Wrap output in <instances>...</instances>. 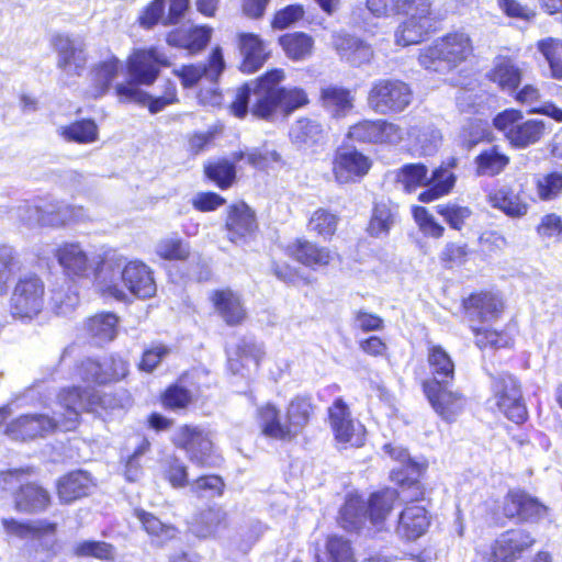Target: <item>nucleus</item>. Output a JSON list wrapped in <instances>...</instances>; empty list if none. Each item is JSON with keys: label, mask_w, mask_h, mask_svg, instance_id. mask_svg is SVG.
<instances>
[{"label": "nucleus", "mask_w": 562, "mask_h": 562, "mask_svg": "<svg viewBox=\"0 0 562 562\" xmlns=\"http://www.w3.org/2000/svg\"><path fill=\"white\" fill-rule=\"evenodd\" d=\"M283 79V70L273 69L244 83L236 90L235 99L229 104L231 113L238 119L251 113L256 119L268 122H273L279 116H289L305 105L308 99L301 88L279 87Z\"/></svg>", "instance_id": "f257e3e1"}, {"label": "nucleus", "mask_w": 562, "mask_h": 562, "mask_svg": "<svg viewBox=\"0 0 562 562\" xmlns=\"http://www.w3.org/2000/svg\"><path fill=\"white\" fill-rule=\"evenodd\" d=\"M99 400L90 389H65L58 395L59 411H54L52 417L45 414L22 415L7 426L5 434L13 440L24 441L43 437L56 429L72 430L78 425L80 413L93 409Z\"/></svg>", "instance_id": "f03ea898"}, {"label": "nucleus", "mask_w": 562, "mask_h": 562, "mask_svg": "<svg viewBox=\"0 0 562 562\" xmlns=\"http://www.w3.org/2000/svg\"><path fill=\"white\" fill-rule=\"evenodd\" d=\"M168 64L167 57L157 48L134 52L127 61V70L134 82L120 83L115 87L121 101L148 103V109L153 114L162 111L169 104L178 102L176 86L170 81L166 83L165 92L159 97L149 95L136 85H151L157 78L160 67Z\"/></svg>", "instance_id": "7ed1b4c3"}, {"label": "nucleus", "mask_w": 562, "mask_h": 562, "mask_svg": "<svg viewBox=\"0 0 562 562\" xmlns=\"http://www.w3.org/2000/svg\"><path fill=\"white\" fill-rule=\"evenodd\" d=\"M120 281L139 299H149L157 291L153 271L147 265L139 260L127 261L123 255L114 252L106 256L98 269L95 285L103 295L124 301L126 293Z\"/></svg>", "instance_id": "20e7f679"}, {"label": "nucleus", "mask_w": 562, "mask_h": 562, "mask_svg": "<svg viewBox=\"0 0 562 562\" xmlns=\"http://www.w3.org/2000/svg\"><path fill=\"white\" fill-rule=\"evenodd\" d=\"M396 497V491L390 488L372 494L368 503L350 497L340 509L339 524L345 530L358 533L381 530Z\"/></svg>", "instance_id": "39448f33"}, {"label": "nucleus", "mask_w": 562, "mask_h": 562, "mask_svg": "<svg viewBox=\"0 0 562 562\" xmlns=\"http://www.w3.org/2000/svg\"><path fill=\"white\" fill-rule=\"evenodd\" d=\"M472 53L470 37L464 33H451L420 49L418 61L425 69L448 72Z\"/></svg>", "instance_id": "423d86ee"}, {"label": "nucleus", "mask_w": 562, "mask_h": 562, "mask_svg": "<svg viewBox=\"0 0 562 562\" xmlns=\"http://www.w3.org/2000/svg\"><path fill=\"white\" fill-rule=\"evenodd\" d=\"M493 124L516 149H525L539 143L547 131L544 121L524 120L522 112L516 109H507L498 113Z\"/></svg>", "instance_id": "0eeeda50"}, {"label": "nucleus", "mask_w": 562, "mask_h": 562, "mask_svg": "<svg viewBox=\"0 0 562 562\" xmlns=\"http://www.w3.org/2000/svg\"><path fill=\"white\" fill-rule=\"evenodd\" d=\"M413 98L411 86L403 80L378 79L371 85L367 104L376 114L392 115L404 112Z\"/></svg>", "instance_id": "6e6552de"}, {"label": "nucleus", "mask_w": 562, "mask_h": 562, "mask_svg": "<svg viewBox=\"0 0 562 562\" xmlns=\"http://www.w3.org/2000/svg\"><path fill=\"white\" fill-rule=\"evenodd\" d=\"M44 301L45 284L43 280L33 272L20 276L10 299L13 316L32 318L41 313Z\"/></svg>", "instance_id": "1a4fd4ad"}, {"label": "nucleus", "mask_w": 562, "mask_h": 562, "mask_svg": "<svg viewBox=\"0 0 562 562\" xmlns=\"http://www.w3.org/2000/svg\"><path fill=\"white\" fill-rule=\"evenodd\" d=\"M171 442L187 452L191 462L201 467H214L217 457L213 453L210 434L199 426L182 425L172 436Z\"/></svg>", "instance_id": "9d476101"}, {"label": "nucleus", "mask_w": 562, "mask_h": 562, "mask_svg": "<svg viewBox=\"0 0 562 562\" xmlns=\"http://www.w3.org/2000/svg\"><path fill=\"white\" fill-rule=\"evenodd\" d=\"M493 398L497 408L515 424H522L528 416L517 379L509 373L493 376Z\"/></svg>", "instance_id": "9b49d317"}, {"label": "nucleus", "mask_w": 562, "mask_h": 562, "mask_svg": "<svg viewBox=\"0 0 562 562\" xmlns=\"http://www.w3.org/2000/svg\"><path fill=\"white\" fill-rule=\"evenodd\" d=\"M59 266L65 274L69 277H88L91 272L97 276L98 269L103 261L95 260L89 256L88 251L78 241H66L60 244L54 252Z\"/></svg>", "instance_id": "f8f14e48"}, {"label": "nucleus", "mask_w": 562, "mask_h": 562, "mask_svg": "<svg viewBox=\"0 0 562 562\" xmlns=\"http://www.w3.org/2000/svg\"><path fill=\"white\" fill-rule=\"evenodd\" d=\"M128 371V362L119 355H111L102 361L88 358L79 367L80 378L98 385L119 382Z\"/></svg>", "instance_id": "ddd939ff"}, {"label": "nucleus", "mask_w": 562, "mask_h": 562, "mask_svg": "<svg viewBox=\"0 0 562 562\" xmlns=\"http://www.w3.org/2000/svg\"><path fill=\"white\" fill-rule=\"evenodd\" d=\"M52 45L57 53V67L67 75L81 76L88 61L83 40L67 34H56L52 38Z\"/></svg>", "instance_id": "4468645a"}, {"label": "nucleus", "mask_w": 562, "mask_h": 562, "mask_svg": "<svg viewBox=\"0 0 562 562\" xmlns=\"http://www.w3.org/2000/svg\"><path fill=\"white\" fill-rule=\"evenodd\" d=\"M371 165L370 158L356 148L341 147L335 153L333 173L340 184L355 183L369 172Z\"/></svg>", "instance_id": "2eb2a0df"}, {"label": "nucleus", "mask_w": 562, "mask_h": 562, "mask_svg": "<svg viewBox=\"0 0 562 562\" xmlns=\"http://www.w3.org/2000/svg\"><path fill=\"white\" fill-rule=\"evenodd\" d=\"M536 539L525 529L501 533L492 546L490 562H516L535 544Z\"/></svg>", "instance_id": "dca6fc26"}, {"label": "nucleus", "mask_w": 562, "mask_h": 562, "mask_svg": "<svg viewBox=\"0 0 562 562\" xmlns=\"http://www.w3.org/2000/svg\"><path fill=\"white\" fill-rule=\"evenodd\" d=\"M225 229L229 241L236 245L249 243L258 229L255 212L245 202L229 205L227 207Z\"/></svg>", "instance_id": "f3484780"}, {"label": "nucleus", "mask_w": 562, "mask_h": 562, "mask_svg": "<svg viewBox=\"0 0 562 562\" xmlns=\"http://www.w3.org/2000/svg\"><path fill=\"white\" fill-rule=\"evenodd\" d=\"M329 422L338 442L350 443L355 447L363 445L364 427L353 420L349 408L342 398H336L328 408Z\"/></svg>", "instance_id": "a211bd4d"}, {"label": "nucleus", "mask_w": 562, "mask_h": 562, "mask_svg": "<svg viewBox=\"0 0 562 562\" xmlns=\"http://www.w3.org/2000/svg\"><path fill=\"white\" fill-rule=\"evenodd\" d=\"M450 383L424 382L423 390L431 406L445 420L452 422L465 406L464 396L449 389Z\"/></svg>", "instance_id": "6ab92c4d"}, {"label": "nucleus", "mask_w": 562, "mask_h": 562, "mask_svg": "<svg viewBox=\"0 0 562 562\" xmlns=\"http://www.w3.org/2000/svg\"><path fill=\"white\" fill-rule=\"evenodd\" d=\"M224 67L222 49L216 47L213 49L206 64L182 66L176 74L184 88H191L203 78L214 83L221 76Z\"/></svg>", "instance_id": "aec40b11"}, {"label": "nucleus", "mask_w": 562, "mask_h": 562, "mask_svg": "<svg viewBox=\"0 0 562 562\" xmlns=\"http://www.w3.org/2000/svg\"><path fill=\"white\" fill-rule=\"evenodd\" d=\"M463 307L470 324L475 325L497 319L503 311V302L496 294L484 292L470 295L464 300Z\"/></svg>", "instance_id": "412c9836"}, {"label": "nucleus", "mask_w": 562, "mask_h": 562, "mask_svg": "<svg viewBox=\"0 0 562 562\" xmlns=\"http://www.w3.org/2000/svg\"><path fill=\"white\" fill-rule=\"evenodd\" d=\"M504 514L521 521L537 522L547 515V507L524 492H510L505 502Z\"/></svg>", "instance_id": "4be33fe9"}, {"label": "nucleus", "mask_w": 562, "mask_h": 562, "mask_svg": "<svg viewBox=\"0 0 562 562\" xmlns=\"http://www.w3.org/2000/svg\"><path fill=\"white\" fill-rule=\"evenodd\" d=\"M430 525L427 509L417 504L407 505L400 514L396 535L406 541L420 538Z\"/></svg>", "instance_id": "5701e85b"}, {"label": "nucleus", "mask_w": 562, "mask_h": 562, "mask_svg": "<svg viewBox=\"0 0 562 562\" xmlns=\"http://www.w3.org/2000/svg\"><path fill=\"white\" fill-rule=\"evenodd\" d=\"M121 69L120 60L113 55L94 64L89 71L90 85L87 94L93 99L104 95Z\"/></svg>", "instance_id": "b1692460"}, {"label": "nucleus", "mask_w": 562, "mask_h": 562, "mask_svg": "<svg viewBox=\"0 0 562 562\" xmlns=\"http://www.w3.org/2000/svg\"><path fill=\"white\" fill-rule=\"evenodd\" d=\"M165 0H154L140 16V24L146 27L161 22L164 25L178 24L189 9V0H169L168 14L165 15Z\"/></svg>", "instance_id": "393cba45"}, {"label": "nucleus", "mask_w": 562, "mask_h": 562, "mask_svg": "<svg viewBox=\"0 0 562 562\" xmlns=\"http://www.w3.org/2000/svg\"><path fill=\"white\" fill-rule=\"evenodd\" d=\"M334 46L341 59L355 67L370 63L373 50L370 45L348 34H336Z\"/></svg>", "instance_id": "a878e982"}, {"label": "nucleus", "mask_w": 562, "mask_h": 562, "mask_svg": "<svg viewBox=\"0 0 562 562\" xmlns=\"http://www.w3.org/2000/svg\"><path fill=\"white\" fill-rule=\"evenodd\" d=\"M215 311L229 325H238L246 317V310L237 293L231 289L215 290L210 296Z\"/></svg>", "instance_id": "bb28decb"}, {"label": "nucleus", "mask_w": 562, "mask_h": 562, "mask_svg": "<svg viewBox=\"0 0 562 562\" xmlns=\"http://www.w3.org/2000/svg\"><path fill=\"white\" fill-rule=\"evenodd\" d=\"M288 251L296 261L313 269L328 266L334 259V254L327 247L306 239H296L288 246Z\"/></svg>", "instance_id": "cd10ccee"}, {"label": "nucleus", "mask_w": 562, "mask_h": 562, "mask_svg": "<svg viewBox=\"0 0 562 562\" xmlns=\"http://www.w3.org/2000/svg\"><path fill=\"white\" fill-rule=\"evenodd\" d=\"M239 50L243 56L240 70L252 74L262 67L268 58L263 42L252 33H241L238 36Z\"/></svg>", "instance_id": "c85d7f7f"}, {"label": "nucleus", "mask_w": 562, "mask_h": 562, "mask_svg": "<svg viewBox=\"0 0 562 562\" xmlns=\"http://www.w3.org/2000/svg\"><path fill=\"white\" fill-rule=\"evenodd\" d=\"M319 100L322 106L333 116H346L353 108L355 97L350 90L328 85L321 88Z\"/></svg>", "instance_id": "c756f323"}, {"label": "nucleus", "mask_w": 562, "mask_h": 562, "mask_svg": "<svg viewBox=\"0 0 562 562\" xmlns=\"http://www.w3.org/2000/svg\"><path fill=\"white\" fill-rule=\"evenodd\" d=\"M93 482L86 471H74L63 476L57 484L58 497L63 503H71L91 493Z\"/></svg>", "instance_id": "7c9ffc66"}, {"label": "nucleus", "mask_w": 562, "mask_h": 562, "mask_svg": "<svg viewBox=\"0 0 562 562\" xmlns=\"http://www.w3.org/2000/svg\"><path fill=\"white\" fill-rule=\"evenodd\" d=\"M211 38V29L205 26H182L171 31L167 36L170 46L186 48L191 53L203 49Z\"/></svg>", "instance_id": "2f4dec72"}, {"label": "nucleus", "mask_w": 562, "mask_h": 562, "mask_svg": "<svg viewBox=\"0 0 562 562\" xmlns=\"http://www.w3.org/2000/svg\"><path fill=\"white\" fill-rule=\"evenodd\" d=\"M398 221V205L391 200L374 203L368 232L373 237L387 236Z\"/></svg>", "instance_id": "473e14b6"}, {"label": "nucleus", "mask_w": 562, "mask_h": 562, "mask_svg": "<svg viewBox=\"0 0 562 562\" xmlns=\"http://www.w3.org/2000/svg\"><path fill=\"white\" fill-rule=\"evenodd\" d=\"M50 496L46 490L34 484L26 483L14 492L15 509L23 513H36L47 508Z\"/></svg>", "instance_id": "72a5a7b5"}, {"label": "nucleus", "mask_w": 562, "mask_h": 562, "mask_svg": "<svg viewBox=\"0 0 562 562\" xmlns=\"http://www.w3.org/2000/svg\"><path fill=\"white\" fill-rule=\"evenodd\" d=\"M427 361L432 378L425 382H437V385H440L453 381L454 363L449 353L441 346H428Z\"/></svg>", "instance_id": "f704fd0d"}, {"label": "nucleus", "mask_w": 562, "mask_h": 562, "mask_svg": "<svg viewBox=\"0 0 562 562\" xmlns=\"http://www.w3.org/2000/svg\"><path fill=\"white\" fill-rule=\"evenodd\" d=\"M313 414L314 406L310 397L296 396L289 403L285 419L290 440L302 432Z\"/></svg>", "instance_id": "c9c22d12"}, {"label": "nucleus", "mask_w": 562, "mask_h": 562, "mask_svg": "<svg viewBox=\"0 0 562 562\" xmlns=\"http://www.w3.org/2000/svg\"><path fill=\"white\" fill-rule=\"evenodd\" d=\"M257 423L267 437L278 440H290L286 429V419L282 422L280 411L272 404L267 403L257 409Z\"/></svg>", "instance_id": "e433bc0d"}, {"label": "nucleus", "mask_w": 562, "mask_h": 562, "mask_svg": "<svg viewBox=\"0 0 562 562\" xmlns=\"http://www.w3.org/2000/svg\"><path fill=\"white\" fill-rule=\"evenodd\" d=\"M490 204L509 217H521L527 214L528 204L509 187H502L488 194Z\"/></svg>", "instance_id": "4c0bfd02"}, {"label": "nucleus", "mask_w": 562, "mask_h": 562, "mask_svg": "<svg viewBox=\"0 0 562 562\" xmlns=\"http://www.w3.org/2000/svg\"><path fill=\"white\" fill-rule=\"evenodd\" d=\"M289 136L291 142L297 147H312L323 140L324 128L314 119L301 117L291 126Z\"/></svg>", "instance_id": "58836bf2"}, {"label": "nucleus", "mask_w": 562, "mask_h": 562, "mask_svg": "<svg viewBox=\"0 0 562 562\" xmlns=\"http://www.w3.org/2000/svg\"><path fill=\"white\" fill-rule=\"evenodd\" d=\"M454 183L456 176L451 169L440 166L428 178V189L419 193L418 200L423 203L435 201L448 194L454 187Z\"/></svg>", "instance_id": "ea45409f"}, {"label": "nucleus", "mask_w": 562, "mask_h": 562, "mask_svg": "<svg viewBox=\"0 0 562 562\" xmlns=\"http://www.w3.org/2000/svg\"><path fill=\"white\" fill-rule=\"evenodd\" d=\"M490 79L497 83L503 90L515 91L521 80L520 68L507 57H497L491 70Z\"/></svg>", "instance_id": "a19ab883"}, {"label": "nucleus", "mask_w": 562, "mask_h": 562, "mask_svg": "<svg viewBox=\"0 0 562 562\" xmlns=\"http://www.w3.org/2000/svg\"><path fill=\"white\" fill-rule=\"evenodd\" d=\"M431 26L430 18L407 16L395 32V43L401 46L418 44Z\"/></svg>", "instance_id": "79ce46f5"}, {"label": "nucleus", "mask_w": 562, "mask_h": 562, "mask_svg": "<svg viewBox=\"0 0 562 562\" xmlns=\"http://www.w3.org/2000/svg\"><path fill=\"white\" fill-rule=\"evenodd\" d=\"M539 90L531 86H525L516 94V100L529 106V113H537L552 117L557 122H562V109L551 102H541Z\"/></svg>", "instance_id": "37998d69"}, {"label": "nucleus", "mask_w": 562, "mask_h": 562, "mask_svg": "<svg viewBox=\"0 0 562 562\" xmlns=\"http://www.w3.org/2000/svg\"><path fill=\"white\" fill-rule=\"evenodd\" d=\"M2 525L8 533L18 536L20 538H41L43 536L54 535L56 531V524L49 522L47 520L20 522L12 518H5L2 520Z\"/></svg>", "instance_id": "c03bdc74"}, {"label": "nucleus", "mask_w": 562, "mask_h": 562, "mask_svg": "<svg viewBox=\"0 0 562 562\" xmlns=\"http://www.w3.org/2000/svg\"><path fill=\"white\" fill-rule=\"evenodd\" d=\"M236 355L239 359L228 357V366L233 373H239L240 369L246 367L249 362L257 368L260 360L265 356V350L261 344L254 339H241L236 348Z\"/></svg>", "instance_id": "a18cd8bd"}, {"label": "nucleus", "mask_w": 562, "mask_h": 562, "mask_svg": "<svg viewBox=\"0 0 562 562\" xmlns=\"http://www.w3.org/2000/svg\"><path fill=\"white\" fill-rule=\"evenodd\" d=\"M508 164L509 157L502 153L497 146H492L476 156V175L480 177L497 176Z\"/></svg>", "instance_id": "49530a36"}, {"label": "nucleus", "mask_w": 562, "mask_h": 562, "mask_svg": "<svg viewBox=\"0 0 562 562\" xmlns=\"http://www.w3.org/2000/svg\"><path fill=\"white\" fill-rule=\"evenodd\" d=\"M58 134L67 142L90 144L98 139V126L92 120H80L69 125L60 126Z\"/></svg>", "instance_id": "de8ad7c7"}, {"label": "nucleus", "mask_w": 562, "mask_h": 562, "mask_svg": "<svg viewBox=\"0 0 562 562\" xmlns=\"http://www.w3.org/2000/svg\"><path fill=\"white\" fill-rule=\"evenodd\" d=\"M117 317L112 313L98 314L87 321L88 334L98 342H108L116 336Z\"/></svg>", "instance_id": "09e8293b"}, {"label": "nucleus", "mask_w": 562, "mask_h": 562, "mask_svg": "<svg viewBox=\"0 0 562 562\" xmlns=\"http://www.w3.org/2000/svg\"><path fill=\"white\" fill-rule=\"evenodd\" d=\"M316 562H355L349 540L339 536L329 537L325 551L316 555Z\"/></svg>", "instance_id": "8fccbe9b"}, {"label": "nucleus", "mask_w": 562, "mask_h": 562, "mask_svg": "<svg viewBox=\"0 0 562 562\" xmlns=\"http://www.w3.org/2000/svg\"><path fill=\"white\" fill-rule=\"evenodd\" d=\"M226 524V513L221 508H209L200 514L192 525V532L199 538H209L215 535Z\"/></svg>", "instance_id": "3c124183"}, {"label": "nucleus", "mask_w": 562, "mask_h": 562, "mask_svg": "<svg viewBox=\"0 0 562 562\" xmlns=\"http://www.w3.org/2000/svg\"><path fill=\"white\" fill-rule=\"evenodd\" d=\"M280 44L289 58L302 60L312 54L314 41L310 35L296 32L281 36Z\"/></svg>", "instance_id": "603ef678"}, {"label": "nucleus", "mask_w": 562, "mask_h": 562, "mask_svg": "<svg viewBox=\"0 0 562 562\" xmlns=\"http://www.w3.org/2000/svg\"><path fill=\"white\" fill-rule=\"evenodd\" d=\"M428 169L423 164H406L398 169L396 181L406 193L414 192L418 187H428Z\"/></svg>", "instance_id": "864d4df0"}, {"label": "nucleus", "mask_w": 562, "mask_h": 562, "mask_svg": "<svg viewBox=\"0 0 562 562\" xmlns=\"http://www.w3.org/2000/svg\"><path fill=\"white\" fill-rule=\"evenodd\" d=\"M135 515L147 535L158 543H162L176 536V528L173 526L162 522L153 514L143 509H136Z\"/></svg>", "instance_id": "5fc2aeb1"}, {"label": "nucleus", "mask_w": 562, "mask_h": 562, "mask_svg": "<svg viewBox=\"0 0 562 562\" xmlns=\"http://www.w3.org/2000/svg\"><path fill=\"white\" fill-rule=\"evenodd\" d=\"M16 217L27 226H46L48 200L25 201L16 209Z\"/></svg>", "instance_id": "6e6d98bb"}, {"label": "nucleus", "mask_w": 562, "mask_h": 562, "mask_svg": "<svg viewBox=\"0 0 562 562\" xmlns=\"http://www.w3.org/2000/svg\"><path fill=\"white\" fill-rule=\"evenodd\" d=\"M265 527L260 521H250L239 527L236 533L231 537L229 546L235 550L247 553L263 533Z\"/></svg>", "instance_id": "4d7b16f0"}, {"label": "nucleus", "mask_w": 562, "mask_h": 562, "mask_svg": "<svg viewBox=\"0 0 562 562\" xmlns=\"http://www.w3.org/2000/svg\"><path fill=\"white\" fill-rule=\"evenodd\" d=\"M20 268L21 262L14 249L0 245V295L7 293L9 282Z\"/></svg>", "instance_id": "13d9d810"}, {"label": "nucleus", "mask_w": 562, "mask_h": 562, "mask_svg": "<svg viewBox=\"0 0 562 562\" xmlns=\"http://www.w3.org/2000/svg\"><path fill=\"white\" fill-rule=\"evenodd\" d=\"M74 555L78 558H95L100 560H112L115 555V549L112 544L104 541H81L74 546Z\"/></svg>", "instance_id": "bf43d9fd"}, {"label": "nucleus", "mask_w": 562, "mask_h": 562, "mask_svg": "<svg viewBox=\"0 0 562 562\" xmlns=\"http://www.w3.org/2000/svg\"><path fill=\"white\" fill-rule=\"evenodd\" d=\"M537 194L541 201H553L562 194V172L552 171L536 180Z\"/></svg>", "instance_id": "052dcab7"}, {"label": "nucleus", "mask_w": 562, "mask_h": 562, "mask_svg": "<svg viewBox=\"0 0 562 562\" xmlns=\"http://www.w3.org/2000/svg\"><path fill=\"white\" fill-rule=\"evenodd\" d=\"M156 254L166 260H187L190 257V246L180 238L168 237L158 241Z\"/></svg>", "instance_id": "680f3d73"}, {"label": "nucleus", "mask_w": 562, "mask_h": 562, "mask_svg": "<svg viewBox=\"0 0 562 562\" xmlns=\"http://www.w3.org/2000/svg\"><path fill=\"white\" fill-rule=\"evenodd\" d=\"M338 224V216L324 209L316 210L310 218L308 228L322 236L324 239L330 238Z\"/></svg>", "instance_id": "e2e57ef3"}, {"label": "nucleus", "mask_w": 562, "mask_h": 562, "mask_svg": "<svg viewBox=\"0 0 562 562\" xmlns=\"http://www.w3.org/2000/svg\"><path fill=\"white\" fill-rule=\"evenodd\" d=\"M539 50L544 56L551 70V76L562 79V42L547 38L539 43Z\"/></svg>", "instance_id": "0e129e2a"}, {"label": "nucleus", "mask_w": 562, "mask_h": 562, "mask_svg": "<svg viewBox=\"0 0 562 562\" xmlns=\"http://www.w3.org/2000/svg\"><path fill=\"white\" fill-rule=\"evenodd\" d=\"M205 175L220 188L226 189L235 180L236 170L234 164L223 159L205 166Z\"/></svg>", "instance_id": "69168bd1"}, {"label": "nucleus", "mask_w": 562, "mask_h": 562, "mask_svg": "<svg viewBox=\"0 0 562 562\" xmlns=\"http://www.w3.org/2000/svg\"><path fill=\"white\" fill-rule=\"evenodd\" d=\"M436 211L445 218L451 228L457 231H460L465 221L472 215V211L468 206L456 203L439 204L436 206Z\"/></svg>", "instance_id": "338daca9"}, {"label": "nucleus", "mask_w": 562, "mask_h": 562, "mask_svg": "<svg viewBox=\"0 0 562 562\" xmlns=\"http://www.w3.org/2000/svg\"><path fill=\"white\" fill-rule=\"evenodd\" d=\"M542 239L562 240V217L557 213H549L540 218L536 228Z\"/></svg>", "instance_id": "774afa93"}]
</instances>
